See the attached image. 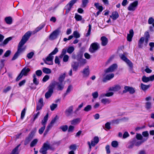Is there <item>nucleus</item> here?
Here are the masks:
<instances>
[{
	"label": "nucleus",
	"mask_w": 154,
	"mask_h": 154,
	"mask_svg": "<svg viewBox=\"0 0 154 154\" xmlns=\"http://www.w3.org/2000/svg\"><path fill=\"white\" fill-rule=\"evenodd\" d=\"M38 141V140L37 139H35L33 140L31 142L30 144V146L31 147H33L35 146L37 144Z\"/></svg>",
	"instance_id": "obj_38"
},
{
	"label": "nucleus",
	"mask_w": 154,
	"mask_h": 154,
	"mask_svg": "<svg viewBox=\"0 0 154 154\" xmlns=\"http://www.w3.org/2000/svg\"><path fill=\"white\" fill-rule=\"evenodd\" d=\"M45 126H43V127H42L39 129L38 130V132L40 134H41L43 133L45 129Z\"/></svg>",
	"instance_id": "obj_58"
},
{
	"label": "nucleus",
	"mask_w": 154,
	"mask_h": 154,
	"mask_svg": "<svg viewBox=\"0 0 154 154\" xmlns=\"http://www.w3.org/2000/svg\"><path fill=\"white\" fill-rule=\"evenodd\" d=\"M53 91L48 90V91L45 94V97L46 99H48L51 96Z\"/></svg>",
	"instance_id": "obj_27"
},
{
	"label": "nucleus",
	"mask_w": 154,
	"mask_h": 154,
	"mask_svg": "<svg viewBox=\"0 0 154 154\" xmlns=\"http://www.w3.org/2000/svg\"><path fill=\"white\" fill-rule=\"evenodd\" d=\"M94 6H95L96 8L99 9V10H101V9H102V10H103L102 6L100 5L99 3H95L94 4Z\"/></svg>",
	"instance_id": "obj_49"
},
{
	"label": "nucleus",
	"mask_w": 154,
	"mask_h": 154,
	"mask_svg": "<svg viewBox=\"0 0 154 154\" xmlns=\"http://www.w3.org/2000/svg\"><path fill=\"white\" fill-rule=\"evenodd\" d=\"M26 110V108H24L22 111L21 115V119H23L24 117Z\"/></svg>",
	"instance_id": "obj_54"
},
{
	"label": "nucleus",
	"mask_w": 154,
	"mask_h": 154,
	"mask_svg": "<svg viewBox=\"0 0 154 154\" xmlns=\"http://www.w3.org/2000/svg\"><path fill=\"white\" fill-rule=\"evenodd\" d=\"M119 17V14L116 11H115L112 12V16H110V17H112V19L113 20H116Z\"/></svg>",
	"instance_id": "obj_24"
},
{
	"label": "nucleus",
	"mask_w": 154,
	"mask_h": 154,
	"mask_svg": "<svg viewBox=\"0 0 154 154\" xmlns=\"http://www.w3.org/2000/svg\"><path fill=\"white\" fill-rule=\"evenodd\" d=\"M101 45L103 46H105L107 45L108 42L107 38L105 36H103L100 38Z\"/></svg>",
	"instance_id": "obj_15"
},
{
	"label": "nucleus",
	"mask_w": 154,
	"mask_h": 154,
	"mask_svg": "<svg viewBox=\"0 0 154 154\" xmlns=\"http://www.w3.org/2000/svg\"><path fill=\"white\" fill-rule=\"evenodd\" d=\"M69 58V57L67 55H65L63 58V61L65 62H67Z\"/></svg>",
	"instance_id": "obj_60"
},
{
	"label": "nucleus",
	"mask_w": 154,
	"mask_h": 154,
	"mask_svg": "<svg viewBox=\"0 0 154 154\" xmlns=\"http://www.w3.org/2000/svg\"><path fill=\"white\" fill-rule=\"evenodd\" d=\"M6 23L8 24H11L12 22V19L11 17H6L5 19Z\"/></svg>",
	"instance_id": "obj_25"
},
{
	"label": "nucleus",
	"mask_w": 154,
	"mask_h": 154,
	"mask_svg": "<svg viewBox=\"0 0 154 154\" xmlns=\"http://www.w3.org/2000/svg\"><path fill=\"white\" fill-rule=\"evenodd\" d=\"M20 54V53L18 52V51H17L14 54L13 57L12 59V60H16Z\"/></svg>",
	"instance_id": "obj_47"
},
{
	"label": "nucleus",
	"mask_w": 154,
	"mask_h": 154,
	"mask_svg": "<svg viewBox=\"0 0 154 154\" xmlns=\"http://www.w3.org/2000/svg\"><path fill=\"white\" fill-rule=\"evenodd\" d=\"M125 90L123 91V93H126L129 92L130 94H132L134 93L135 90L132 87L128 86H125L124 87Z\"/></svg>",
	"instance_id": "obj_9"
},
{
	"label": "nucleus",
	"mask_w": 154,
	"mask_h": 154,
	"mask_svg": "<svg viewBox=\"0 0 154 154\" xmlns=\"http://www.w3.org/2000/svg\"><path fill=\"white\" fill-rule=\"evenodd\" d=\"M43 106V104L37 103L36 106V111H38L42 109V107Z\"/></svg>",
	"instance_id": "obj_55"
},
{
	"label": "nucleus",
	"mask_w": 154,
	"mask_h": 154,
	"mask_svg": "<svg viewBox=\"0 0 154 154\" xmlns=\"http://www.w3.org/2000/svg\"><path fill=\"white\" fill-rule=\"evenodd\" d=\"M75 18L77 21H80L82 19V16H81L78 14H75Z\"/></svg>",
	"instance_id": "obj_46"
},
{
	"label": "nucleus",
	"mask_w": 154,
	"mask_h": 154,
	"mask_svg": "<svg viewBox=\"0 0 154 154\" xmlns=\"http://www.w3.org/2000/svg\"><path fill=\"white\" fill-rule=\"evenodd\" d=\"M83 74V77H88L90 74V71L89 69L88 66H87L86 68H84L82 72Z\"/></svg>",
	"instance_id": "obj_12"
},
{
	"label": "nucleus",
	"mask_w": 154,
	"mask_h": 154,
	"mask_svg": "<svg viewBox=\"0 0 154 154\" xmlns=\"http://www.w3.org/2000/svg\"><path fill=\"white\" fill-rule=\"evenodd\" d=\"M54 57L50 54L48 55V56L46 57V59H43V60H44L45 63L48 65H52L53 62L52 60L53 59Z\"/></svg>",
	"instance_id": "obj_6"
},
{
	"label": "nucleus",
	"mask_w": 154,
	"mask_h": 154,
	"mask_svg": "<svg viewBox=\"0 0 154 154\" xmlns=\"http://www.w3.org/2000/svg\"><path fill=\"white\" fill-rule=\"evenodd\" d=\"M72 85H69L66 90V93L65 94V95H67L68 94L70 93V92L71 91L72 89Z\"/></svg>",
	"instance_id": "obj_48"
},
{
	"label": "nucleus",
	"mask_w": 154,
	"mask_h": 154,
	"mask_svg": "<svg viewBox=\"0 0 154 154\" xmlns=\"http://www.w3.org/2000/svg\"><path fill=\"white\" fill-rule=\"evenodd\" d=\"M74 48L73 46H70L67 48V52L69 54H72L74 50Z\"/></svg>",
	"instance_id": "obj_35"
},
{
	"label": "nucleus",
	"mask_w": 154,
	"mask_h": 154,
	"mask_svg": "<svg viewBox=\"0 0 154 154\" xmlns=\"http://www.w3.org/2000/svg\"><path fill=\"white\" fill-rule=\"evenodd\" d=\"M125 54L124 53L123 54H120L119 56L122 60L126 62L129 59L125 57Z\"/></svg>",
	"instance_id": "obj_33"
},
{
	"label": "nucleus",
	"mask_w": 154,
	"mask_h": 154,
	"mask_svg": "<svg viewBox=\"0 0 154 154\" xmlns=\"http://www.w3.org/2000/svg\"><path fill=\"white\" fill-rule=\"evenodd\" d=\"M89 2V0H82V4L81 7L82 8H85Z\"/></svg>",
	"instance_id": "obj_32"
},
{
	"label": "nucleus",
	"mask_w": 154,
	"mask_h": 154,
	"mask_svg": "<svg viewBox=\"0 0 154 154\" xmlns=\"http://www.w3.org/2000/svg\"><path fill=\"white\" fill-rule=\"evenodd\" d=\"M151 86V85H146L142 83L141 84L140 87V88L144 91H146Z\"/></svg>",
	"instance_id": "obj_20"
},
{
	"label": "nucleus",
	"mask_w": 154,
	"mask_h": 154,
	"mask_svg": "<svg viewBox=\"0 0 154 154\" xmlns=\"http://www.w3.org/2000/svg\"><path fill=\"white\" fill-rule=\"evenodd\" d=\"M43 72L46 74H49L51 72V70L48 68L44 67L42 69Z\"/></svg>",
	"instance_id": "obj_39"
},
{
	"label": "nucleus",
	"mask_w": 154,
	"mask_h": 154,
	"mask_svg": "<svg viewBox=\"0 0 154 154\" xmlns=\"http://www.w3.org/2000/svg\"><path fill=\"white\" fill-rule=\"evenodd\" d=\"M142 81L144 82H147L150 81L149 77H146L145 75H143L142 79Z\"/></svg>",
	"instance_id": "obj_40"
},
{
	"label": "nucleus",
	"mask_w": 154,
	"mask_h": 154,
	"mask_svg": "<svg viewBox=\"0 0 154 154\" xmlns=\"http://www.w3.org/2000/svg\"><path fill=\"white\" fill-rule=\"evenodd\" d=\"M5 60L4 59H1L0 60V70L4 66V62Z\"/></svg>",
	"instance_id": "obj_57"
},
{
	"label": "nucleus",
	"mask_w": 154,
	"mask_h": 154,
	"mask_svg": "<svg viewBox=\"0 0 154 154\" xmlns=\"http://www.w3.org/2000/svg\"><path fill=\"white\" fill-rule=\"evenodd\" d=\"M65 84L64 82H56V85L57 86V89L59 91H61L63 89Z\"/></svg>",
	"instance_id": "obj_16"
},
{
	"label": "nucleus",
	"mask_w": 154,
	"mask_h": 154,
	"mask_svg": "<svg viewBox=\"0 0 154 154\" xmlns=\"http://www.w3.org/2000/svg\"><path fill=\"white\" fill-rule=\"evenodd\" d=\"M79 63L76 62H73L71 63V67L73 71H76L79 66Z\"/></svg>",
	"instance_id": "obj_14"
},
{
	"label": "nucleus",
	"mask_w": 154,
	"mask_h": 154,
	"mask_svg": "<svg viewBox=\"0 0 154 154\" xmlns=\"http://www.w3.org/2000/svg\"><path fill=\"white\" fill-rule=\"evenodd\" d=\"M147 139L144 140H138L134 138L133 140V143L134 144L135 146H139L145 141H146Z\"/></svg>",
	"instance_id": "obj_13"
},
{
	"label": "nucleus",
	"mask_w": 154,
	"mask_h": 154,
	"mask_svg": "<svg viewBox=\"0 0 154 154\" xmlns=\"http://www.w3.org/2000/svg\"><path fill=\"white\" fill-rule=\"evenodd\" d=\"M114 77V74L113 73H111L109 74L106 75L105 78H104L103 80V82H106L107 80H109Z\"/></svg>",
	"instance_id": "obj_17"
},
{
	"label": "nucleus",
	"mask_w": 154,
	"mask_h": 154,
	"mask_svg": "<svg viewBox=\"0 0 154 154\" xmlns=\"http://www.w3.org/2000/svg\"><path fill=\"white\" fill-rule=\"evenodd\" d=\"M118 66L116 64H113L110 66L108 68L105 69L104 72L106 73L112 72L117 69Z\"/></svg>",
	"instance_id": "obj_5"
},
{
	"label": "nucleus",
	"mask_w": 154,
	"mask_h": 154,
	"mask_svg": "<svg viewBox=\"0 0 154 154\" xmlns=\"http://www.w3.org/2000/svg\"><path fill=\"white\" fill-rule=\"evenodd\" d=\"M55 85H56V82H54L51 83L48 87V90L53 91V89Z\"/></svg>",
	"instance_id": "obj_28"
},
{
	"label": "nucleus",
	"mask_w": 154,
	"mask_h": 154,
	"mask_svg": "<svg viewBox=\"0 0 154 154\" xmlns=\"http://www.w3.org/2000/svg\"><path fill=\"white\" fill-rule=\"evenodd\" d=\"M34 136L33 131H32L29 134L28 137H26L24 141V144L26 145L28 144L32 139Z\"/></svg>",
	"instance_id": "obj_10"
},
{
	"label": "nucleus",
	"mask_w": 154,
	"mask_h": 154,
	"mask_svg": "<svg viewBox=\"0 0 154 154\" xmlns=\"http://www.w3.org/2000/svg\"><path fill=\"white\" fill-rule=\"evenodd\" d=\"M30 69L29 68H27L26 67L23 68L21 71V73L24 75L26 76L27 75V73L29 72Z\"/></svg>",
	"instance_id": "obj_23"
},
{
	"label": "nucleus",
	"mask_w": 154,
	"mask_h": 154,
	"mask_svg": "<svg viewBox=\"0 0 154 154\" xmlns=\"http://www.w3.org/2000/svg\"><path fill=\"white\" fill-rule=\"evenodd\" d=\"M31 32L30 31L26 32L23 36L22 39L19 43L17 51L21 54L24 50V48H22L23 45L28 40L31 35Z\"/></svg>",
	"instance_id": "obj_1"
},
{
	"label": "nucleus",
	"mask_w": 154,
	"mask_h": 154,
	"mask_svg": "<svg viewBox=\"0 0 154 154\" xmlns=\"http://www.w3.org/2000/svg\"><path fill=\"white\" fill-rule=\"evenodd\" d=\"M111 145L113 147H117L118 145V142L116 141H112L111 143Z\"/></svg>",
	"instance_id": "obj_45"
},
{
	"label": "nucleus",
	"mask_w": 154,
	"mask_h": 154,
	"mask_svg": "<svg viewBox=\"0 0 154 154\" xmlns=\"http://www.w3.org/2000/svg\"><path fill=\"white\" fill-rule=\"evenodd\" d=\"M82 53H80L77 54L76 57V59L78 61L79 60L82 59Z\"/></svg>",
	"instance_id": "obj_59"
},
{
	"label": "nucleus",
	"mask_w": 154,
	"mask_h": 154,
	"mask_svg": "<svg viewBox=\"0 0 154 154\" xmlns=\"http://www.w3.org/2000/svg\"><path fill=\"white\" fill-rule=\"evenodd\" d=\"M73 35L76 38H79L80 37V34L77 31H74L73 32Z\"/></svg>",
	"instance_id": "obj_44"
},
{
	"label": "nucleus",
	"mask_w": 154,
	"mask_h": 154,
	"mask_svg": "<svg viewBox=\"0 0 154 154\" xmlns=\"http://www.w3.org/2000/svg\"><path fill=\"white\" fill-rule=\"evenodd\" d=\"M88 31L87 33L86 34V37L88 36L90 34L91 31V24H89L88 25Z\"/></svg>",
	"instance_id": "obj_56"
},
{
	"label": "nucleus",
	"mask_w": 154,
	"mask_h": 154,
	"mask_svg": "<svg viewBox=\"0 0 154 154\" xmlns=\"http://www.w3.org/2000/svg\"><path fill=\"white\" fill-rule=\"evenodd\" d=\"M122 119L113 120L111 121V123L113 124H118L119 123L120 121Z\"/></svg>",
	"instance_id": "obj_61"
},
{
	"label": "nucleus",
	"mask_w": 154,
	"mask_h": 154,
	"mask_svg": "<svg viewBox=\"0 0 154 154\" xmlns=\"http://www.w3.org/2000/svg\"><path fill=\"white\" fill-rule=\"evenodd\" d=\"M53 124L50 123L47 126V128L44 133V136H45L48 133L50 129L53 126Z\"/></svg>",
	"instance_id": "obj_21"
},
{
	"label": "nucleus",
	"mask_w": 154,
	"mask_h": 154,
	"mask_svg": "<svg viewBox=\"0 0 154 154\" xmlns=\"http://www.w3.org/2000/svg\"><path fill=\"white\" fill-rule=\"evenodd\" d=\"M145 108L147 109H149L152 108L151 103L150 102H147L145 103Z\"/></svg>",
	"instance_id": "obj_41"
},
{
	"label": "nucleus",
	"mask_w": 154,
	"mask_h": 154,
	"mask_svg": "<svg viewBox=\"0 0 154 154\" xmlns=\"http://www.w3.org/2000/svg\"><path fill=\"white\" fill-rule=\"evenodd\" d=\"M34 55V53L33 52H31L27 54V57L29 59H31Z\"/></svg>",
	"instance_id": "obj_52"
},
{
	"label": "nucleus",
	"mask_w": 154,
	"mask_h": 154,
	"mask_svg": "<svg viewBox=\"0 0 154 154\" xmlns=\"http://www.w3.org/2000/svg\"><path fill=\"white\" fill-rule=\"evenodd\" d=\"M138 1H135L131 3L128 8V10L130 11H134L138 5Z\"/></svg>",
	"instance_id": "obj_11"
},
{
	"label": "nucleus",
	"mask_w": 154,
	"mask_h": 154,
	"mask_svg": "<svg viewBox=\"0 0 154 154\" xmlns=\"http://www.w3.org/2000/svg\"><path fill=\"white\" fill-rule=\"evenodd\" d=\"M12 38L11 37H9L5 39L3 42V44L4 45H6L8 42L11 40Z\"/></svg>",
	"instance_id": "obj_42"
},
{
	"label": "nucleus",
	"mask_w": 154,
	"mask_h": 154,
	"mask_svg": "<svg viewBox=\"0 0 154 154\" xmlns=\"http://www.w3.org/2000/svg\"><path fill=\"white\" fill-rule=\"evenodd\" d=\"M100 48V45L97 42H94L91 44L89 49V51L91 53H93L96 52Z\"/></svg>",
	"instance_id": "obj_3"
},
{
	"label": "nucleus",
	"mask_w": 154,
	"mask_h": 154,
	"mask_svg": "<svg viewBox=\"0 0 154 154\" xmlns=\"http://www.w3.org/2000/svg\"><path fill=\"white\" fill-rule=\"evenodd\" d=\"M74 128V127L73 126L70 125L68 128V132H72Z\"/></svg>",
	"instance_id": "obj_64"
},
{
	"label": "nucleus",
	"mask_w": 154,
	"mask_h": 154,
	"mask_svg": "<svg viewBox=\"0 0 154 154\" xmlns=\"http://www.w3.org/2000/svg\"><path fill=\"white\" fill-rule=\"evenodd\" d=\"M11 53V51L10 50H8L5 52L4 55L3 56V58H4L5 57H8L10 55Z\"/></svg>",
	"instance_id": "obj_62"
},
{
	"label": "nucleus",
	"mask_w": 154,
	"mask_h": 154,
	"mask_svg": "<svg viewBox=\"0 0 154 154\" xmlns=\"http://www.w3.org/2000/svg\"><path fill=\"white\" fill-rule=\"evenodd\" d=\"M49 149H52V147L47 141L44 143L43 146L39 150V152L42 154H47V150Z\"/></svg>",
	"instance_id": "obj_2"
},
{
	"label": "nucleus",
	"mask_w": 154,
	"mask_h": 154,
	"mask_svg": "<svg viewBox=\"0 0 154 154\" xmlns=\"http://www.w3.org/2000/svg\"><path fill=\"white\" fill-rule=\"evenodd\" d=\"M134 35V31L133 29H130L129 31V34H128L127 36V40L129 42L132 41V38Z\"/></svg>",
	"instance_id": "obj_18"
},
{
	"label": "nucleus",
	"mask_w": 154,
	"mask_h": 154,
	"mask_svg": "<svg viewBox=\"0 0 154 154\" xmlns=\"http://www.w3.org/2000/svg\"><path fill=\"white\" fill-rule=\"evenodd\" d=\"M114 89V91H116L120 90L121 88V86L119 85H116L113 86Z\"/></svg>",
	"instance_id": "obj_43"
},
{
	"label": "nucleus",
	"mask_w": 154,
	"mask_h": 154,
	"mask_svg": "<svg viewBox=\"0 0 154 154\" xmlns=\"http://www.w3.org/2000/svg\"><path fill=\"white\" fill-rule=\"evenodd\" d=\"M60 33V30L57 29L54 31L49 36V38L51 40H53L56 38Z\"/></svg>",
	"instance_id": "obj_7"
},
{
	"label": "nucleus",
	"mask_w": 154,
	"mask_h": 154,
	"mask_svg": "<svg viewBox=\"0 0 154 154\" xmlns=\"http://www.w3.org/2000/svg\"><path fill=\"white\" fill-rule=\"evenodd\" d=\"M126 63L128 65L131 69H132L133 68V64L129 60L126 61Z\"/></svg>",
	"instance_id": "obj_50"
},
{
	"label": "nucleus",
	"mask_w": 154,
	"mask_h": 154,
	"mask_svg": "<svg viewBox=\"0 0 154 154\" xmlns=\"http://www.w3.org/2000/svg\"><path fill=\"white\" fill-rule=\"evenodd\" d=\"M92 109V106L91 105H88L83 110L86 112L91 111Z\"/></svg>",
	"instance_id": "obj_37"
},
{
	"label": "nucleus",
	"mask_w": 154,
	"mask_h": 154,
	"mask_svg": "<svg viewBox=\"0 0 154 154\" xmlns=\"http://www.w3.org/2000/svg\"><path fill=\"white\" fill-rule=\"evenodd\" d=\"M35 74L38 76H40L42 74V71L41 70H38L35 72Z\"/></svg>",
	"instance_id": "obj_63"
},
{
	"label": "nucleus",
	"mask_w": 154,
	"mask_h": 154,
	"mask_svg": "<svg viewBox=\"0 0 154 154\" xmlns=\"http://www.w3.org/2000/svg\"><path fill=\"white\" fill-rule=\"evenodd\" d=\"M33 83L36 85H38L39 84V81L37 80L35 74H34L33 75Z\"/></svg>",
	"instance_id": "obj_36"
},
{
	"label": "nucleus",
	"mask_w": 154,
	"mask_h": 154,
	"mask_svg": "<svg viewBox=\"0 0 154 154\" xmlns=\"http://www.w3.org/2000/svg\"><path fill=\"white\" fill-rule=\"evenodd\" d=\"M57 104L53 103L50 106L51 109V111H53L57 108Z\"/></svg>",
	"instance_id": "obj_53"
},
{
	"label": "nucleus",
	"mask_w": 154,
	"mask_h": 154,
	"mask_svg": "<svg viewBox=\"0 0 154 154\" xmlns=\"http://www.w3.org/2000/svg\"><path fill=\"white\" fill-rule=\"evenodd\" d=\"M80 119L79 118H76L73 119L71 121V124L72 125H75L77 123L79 122Z\"/></svg>",
	"instance_id": "obj_29"
},
{
	"label": "nucleus",
	"mask_w": 154,
	"mask_h": 154,
	"mask_svg": "<svg viewBox=\"0 0 154 154\" xmlns=\"http://www.w3.org/2000/svg\"><path fill=\"white\" fill-rule=\"evenodd\" d=\"M48 113L46 115L44 116L43 119L42 120L41 123L43 126H45L46 122L48 120Z\"/></svg>",
	"instance_id": "obj_22"
},
{
	"label": "nucleus",
	"mask_w": 154,
	"mask_h": 154,
	"mask_svg": "<svg viewBox=\"0 0 154 154\" xmlns=\"http://www.w3.org/2000/svg\"><path fill=\"white\" fill-rule=\"evenodd\" d=\"M45 24H42L40 25L38 27H37L34 31L35 33L37 32L39 30L42 29L45 26Z\"/></svg>",
	"instance_id": "obj_30"
},
{
	"label": "nucleus",
	"mask_w": 154,
	"mask_h": 154,
	"mask_svg": "<svg viewBox=\"0 0 154 154\" xmlns=\"http://www.w3.org/2000/svg\"><path fill=\"white\" fill-rule=\"evenodd\" d=\"M79 62V64L80 66H84L86 62V60L84 59H82L78 60Z\"/></svg>",
	"instance_id": "obj_31"
},
{
	"label": "nucleus",
	"mask_w": 154,
	"mask_h": 154,
	"mask_svg": "<svg viewBox=\"0 0 154 154\" xmlns=\"http://www.w3.org/2000/svg\"><path fill=\"white\" fill-rule=\"evenodd\" d=\"M21 145L20 144L16 146L12 151L10 154H19L20 150H19L18 148Z\"/></svg>",
	"instance_id": "obj_19"
},
{
	"label": "nucleus",
	"mask_w": 154,
	"mask_h": 154,
	"mask_svg": "<svg viewBox=\"0 0 154 154\" xmlns=\"http://www.w3.org/2000/svg\"><path fill=\"white\" fill-rule=\"evenodd\" d=\"M65 77V74L64 73L63 75H61L60 76L58 79L59 82H63Z\"/></svg>",
	"instance_id": "obj_34"
},
{
	"label": "nucleus",
	"mask_w": 154,
	"mask_h": 154,
	"mask_svg": "<svg viewBox=\"0 0 154 154\" xmlns=\"http://www.w3.org/2000/svg\"><path fill=\"white\" fill-rule=\"evenodd\" d=\"M68 127L67 125L62 126L60 127L63 131L65 132L67 131L68 129Z\"/></svg>",
	"instance_id": "obj_51"
},
{
	"label": "nucleus",
	"mask_w": 154,
	"mask_h": 154,
	"mask_svg": "<svg viewBox=\"0 0 154 154\" xmlns=\"http://www.w3.org/2000/svg\"><path fill=\"white\" fill-rule=\"evenodd\" d=\"M101 102L104 105L109 103L111 100L107 98H103L101 100Z\"/></svg>",
	"instance_id": "obj_26"
},
{
	"label": "nucleus",
	"mask_w": 154,
	"mask_h": 154,
	"mask_svg": "<svg viewBox=\"0 0 154 154\" xmlns=\"http://www.w3.org/2000/svg\"><path fill=\"white\" fill-rule=\"evenodd\" d=\"M73 107L71 106L69 107L65 111L64 113L67 117L72 116L73 113Z\"/></svg>",
	"instance_id": "obj_8"
},
{
	"label": "nucleus",
	"mask_w": 154,
	"mask_h": 154,
	"mask_svg": "<svg viewBox=\"0 0 154 154\" xmlns=\"http://www.w3.org/2000/svg\"><path fill=\"white\" fill-rule=\"evenodd\" d=\"M77 1V0H72L65 6L66 14L69 13L74 4Z\"/></svg>",
	"instance_id": "obj_4"
}]
</instances>
